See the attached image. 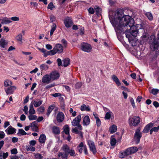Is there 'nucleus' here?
Returning <instances> with one entry per match:
<instances>
[{
    "instance_id": "23",
    "label": "nucleus",
    "mask_w": 159,
    "mask_h": 159,
    "mask_svg": "<svg viewBox=\"0 0 159 159\" xmlns=\"http://www.w3.org/2000/svg\"><path fill=\"white\" fill-rule=\"evenodd\" d=\"M43 101L42 100H39L37 101H34L32 102L35 107H37L40 106L43 103Z\"/></svg>"
},
{
    "instance_id": "21",
    "label": "nucleus",
    "mask_w": 159,
    "mask_h": 159,
    "mask_svg": "<svg viewBox=\"0 0 159 159\" xmlns=\"http://www.w3.org/2000/svg\"><path fill=\"white\" fill-rule=\"evenodd\" d=\"M117 130V126L115 125H113L110 126L109 131L111 134H113L116 132Z\"/></svg>"
},
{
    "instance_id": "10",
    "label": "nucleus",
    "mask_w": 159,
    "mask_h": 159,
    "mask_svg": "<svg viewBox=\"0 0 159 159\" xmlns=\"http://www.w3.org/2000/svg\"><path fill=\"white\" fill-rule=\"evenodd\" d=\"M51 78L50 74H46L44 75L42 78V81L43 83L48 84L51 81Z\"/></svg>"
},
{
    "instance_id": "28",
    "label": "nucleus",
    "mask_w": 159,
    "mask_h": 159,
    "mask_svg": "<svg viewBox=\"0 0 159 159\" xmlns=\"http://www.w3.org/2000/svg\"><path fill=\"white\" fill-rule=\"evenodd\" d=\"M46 140V137L44 134H41L39 138V141L41 143H44Z\"/></svg>"
},
{
    "instance_id": "17",
    "label": "nucleus",
    "mask_w": 159,
    "mask_h": 159,
    "mask_svg": "<svg viewBox=\"0 0 159 159\" xmlns=\"http://www.w3.org/2000/svg\"><path fill=\"white\" fill-rule=\"evenodd\" d=\"M80 120H73L72 122V125L74 126H77L78 128L80 130H81L82 128L81 125L79 124Z\"/></svg>"
},
{
    "instance_id": "47",
    "label": "nucleus",
    "mask_w": 159,
    "mask_h": 159,
    "mask_svg": "<svg viewBox=\"0 0 159 159\" xmlns=\"http://www.w3.org/2000/svg\"><path fill=\"white\" fill-rule=\"evenodd\" d=\"M145 15L149 20H152L153 16L150 12H147L146 13Z\"/></svg>"
},
{
    "instance_id": "27",
    "label": "nucleus",
    "mask_w": 159,
    "mask_h": 159,
    "mask_svg": "<svg viewBox=\"0 0 159 159\" xmlns=\"http://www.w3.org/2000/svg\"><path fill=\"white\" fill-rule=\"evenodd\" d=\"M112 78L113 80L116 83L118 86H120L121 84L120 83L117 77L115 75L112 76Z\"/></svg>"
},
{
    "instance_id": "12",
    "label": "nucleus",
    "mask_w": 159,
    "mask_h": 159,
    "mask_svg": "<svg viewBox=\"0 0 159 159\" xmlns=\"http://www.w3.org/2000/svg\"><path fill=\"white\" fill-rule=\"evenodd\" d=\"M16 129L12 126H9L5 130L6 133L8 134H12L16 132Z\"/></svg>"
},
{
    "instance_id": "52",
    "label": "nucleus",
    "mask_w": 159,
    "mask_h": 159,
    "mask_svg": "<svg viewBox=\"0 0 159 159\" xmlns=\"http://www.w3.org/2000/svg\"><path fill=\"white\" fill-rule=\"evenodd\" d=\"M63 120H54V123L56 125H59L60 123L62 122Z\"/></svg>"
},
{
    "instance_id": "32",
    "label": "nucleus",
    "mask_w": 159,
    "mask_h": 159,
    "mask_svg": "<svg viewBox=\"0 0 159 159\" xmlns=\"http://www.w3.org/2000/svg\"><path fill=\"white\" fill-rule=\"evenodd\" d=\"M57 28V25L54 23H52L51 25V29L50 30V34L51 36L53 34L54 32L56 30Z\"/></svg>"
},
{
    "instance_id": "41",
    "label": "nucleus",
    "mask_w": 159,
    "mask_h": 159,
    "mask_svg": "<svg viewBox=\"0 0 159 159\" xmlns=\"http://www.w3.org/2000/svg\"><path fill=\"white\" fill-rule=\"evenodd\" d=\"M45 110L44 107L41 106L37 109V111L39 114H42L43 113Z\"/></svg>"
},
{
    "instance_id": "26",
    "label": "nucleus",
    "mask_w": 159,
    "mask_h": 159,
    "mask_svg": "<svg viewBox=\"0 0 159 159\" xmlns=\"http://www.w3.org/2000/svg\"><path fill=\"white\" fill-rule=\"evenodd\" d=\"M55 107V106L54 105H52L49 107L48 109H47L46 113V115L47 116H49L50 113L54 108Z\"/></svg>"
},
{
    "instance_id": "25",
    "label": "nucleus",
    "mask_w": 159,
    "mask_h": 159,
    "mask_svg": "<svg viewBox=\"0 0 159 159\" xmlns=\"http://www.w3.org/2000/svg\"><path fill=\"white\" fill-rule=\"evenodd\" d=\"M127 149L124 152H121L119 153V157L120 158H124L126 156L129 155Z\"/></svg>"
},
{
    "instance_id": "48",
    "label": "nucleus",
    "mask_w": 159,
    "mask_h": 159,
    "mask_svg": "<svg viewBox=\"0 0 159 159\" xmlns=\"http://www.w3.org/2000/svg\"><path fill=\"white\" fill-rule=\"evenodd\" d=\"M67 153L70 154V155L71 156H75V152L74 150L72 149H70Z\"/></svg>"
},
{
    "instance_id": "34",
    "label": "nucleus",
    "mask_w": 159,
    "mask_h": 159,
    "mask_svg": "<svg viewBox=\"0 0 159 159\" xmlns=\"http://www.w3.org/2000/svg\"><path fill=\"white\" fill-rule=\"evenodd\" d=\"M64 115L62 112H59L57 114V119H64Z\"/></svg>"
},
{
    "instance_id": "55",
    "label": "nucleus",
    "mask_w": 159,
    "mask_h": 159,
    "mask_svg": "<svg viewBox=\"0 0 159 159\" xmlns=\"http://www.w3.org/2000/svg\"><path fill=\"white\" fill-rule=\"evenodd\" d=\"M29 119H37V116L36 115H30L29 116Z\"/></svg>"
},
{
    "instance_id": "13",
    "label": "nucleus",
    "mask_w": 159,
    "mask_h": 159,
    "mask_svg": "<svg viewBox=\"0 0 159 159\" xmlns=\"http://www.w3.org/2000/svg\"><path fill=\"white\" fill-rule=\"evenodd\" d=\"M42 120H37V121H34L31 124L30 127L33 131H38V129L37 126V122H40Z\"/></svg>"
},
{
    "instance_id": "24",
    "label": "nucleus",
    "mask_w": 159,
    "mask_h": 159,
    "mask_svg": "<svg viewBox=\"0 0 159 159\" xmlns=\"http://www.w3.org/2000/svg\"><path fill=\"white\" fill-rule=\"evenodd\" d=\"M80 109L81 111H89L90 110V107L89 106H86L85 104L81 105L80 107Z\"/></svg>"
},
{
    "instance_id": "61",
    "label": "nucleus",
    "mask_w": 159,
    "mask_h": 159,
    "mask_svg": "<svg viewBox=\"0 0 159 159\" xmlns=\"http://www.w3.org/2000/svg\"><path fill=\"white\" fill-rule=\"evenodd\" d=\"M130 102L131 103V104L133 106V107L134 108L135 107V105L134 103V100L133 98H130Z\"/></svg>"
},
{
    "instance_id": "49",
    "label": "nucleus",
    "mask_w": 159,
    "mask_h": 159,
    "mask_svg": "<svg viewBox=\"0 0 159 159\" xmlns=\"http://www.w3.org/2000/svg\"><path fill=\"white\" fill-rule=\"evenodd\" d=\"M159 90L157 89H153L151 90V93L153 95H156L159 92Z\"/></svg>"
},
{
    "instance_id": "33",
    "label": "nucleus",
    "mask_w": 159,
    "mask_h": 159,
    "mask_svg": "<svg viewBox=\"0 0 159 159\" xmlns=\"http://www.w3.org/2000/svg\"><path fill=\"white\" fill-rule=\"evenodd\" d=\"M72 132L79 135L81 137H83L82 132L80 130H78L77 128H75L72 129Z\"/></svg>"
},
{
    "instance_id": "11",
    "label": "nucleus",
    "mask_w": 159,
    "mask_h": 159,
    "mask_svg": "<svg viewBox=\"0 0 159 159\" xmlns=\"http://www.w3.org/2000/svg\"><path fill=\"white\" fill-rule=\"evenodd\" d=\"M16 88L15 86H10L7 88H5V90L7 95L9 94H12L16 90Z\"/></svg>"
},
{
    "instance_id": "18",
    "label": "nucleus",
    "mask_w": 159,
    "mask_h": 159,
    "mask_svg": "<svg viewBox=\"0 0 159 159\" xmlns=\"http://www.w3.org/2000/svg\"><path fill=\"white\" fill-rule=\"evenodd\" d=\"M129 123L130 126H137L140 122V120H129Z\"/></svg>"
},
{
    "instance_id": "62",
    "label": "nucleus",
    "mask_w": 159,
    "mask_h": 159,
    "mask_svg": "<svg viewBox=\"0 0 159 159\" xmlns=\"http://www.w3.org/2000/svg\"><path fill=\"white\" fill-rule=\"evenodd\" d=\"M89 12L91 14H93L94 12V10L93 8L90 7L88 10Z\"/></svg>"
},
{
    "instance_id": "15",
    "label": "nucleus",
    "mask_w": 159,
    "mask_h": 159,
    "mask_svg": "<svg viewBox=\"0 0 159 159\" xmlns=\"http://www.w3.org/2000/svg\"><path fill=\"white\" fill-rule=\"evenodd\" d=\"M154 126V124L152 123H150L144 127L143 131V132L144 133H146L148 132L150 128Z\"/></svg>"
},
{
    "instance_id": "7",
    "label": "nucleus",
    "mask_w": 159,
    "mask_h": 159,
    "mask_svg": "<svg viewBox=\"0 0 159 159\" xmlns=\"http://www.w3.org/2000/svg\"><path fill=\"white\" fill-rule=\"evenodd\" d=\"M103 109L106 113L105 118V119H110L114 116L113 112L108 108L103 107Z\"/></svg>"
},
{
    "instance_id": "6",
    "label": "nucleus",
    "mask_w": 159,
    "mask_h": 159,
    "mask_svg": "<svg viewBox=\"0 0 159 159\" xmlns=\"http://www.w3.org/2000/svg\"><path fill=\"white\" fill-rule=\"evenodd\" d=\"M76 149L80 153L82 152L83 150L85 154H88V151L86 146L83 142H81L77 147Z\"/></svg>"
},
{
    "instance_id": "50",
    "label": "nucleus",
    "mask_w": 159,
    "mask_h": 159,
    "mask_svg": "<svg viewBox=\"0 0 159 159\" xmlns=\"http://www.w3.org/2000/svg\"><path fill=\"white\" fill-rule=\"evenodd\" d=\"M55 8V6L53 5V3L52 2H50L48 5V9H50L51 10H53V9Z\"/></svg>"
},
{
    "instance_id": "56",
    "label": "nucleus",
    "mask_w": 159,
    "mask_h": 159,
    "mask_svg": "<svg viewBox=\"0 0 159 159\" xmlns=\"http://www.w3.org/2000/svg\"><path fill=\"white\" fill-rule=\"evenodd\" d=\"M11 20L14 21H18L20 20L19 18L17 16H13L11 18Z\"/></svg>"
},
{
    "instance_id": "44",
    "label": "nucleus",
    "mask_w": 159,
    "mask_h": 159,
    "mask_svg": "<svg viewBox=\"0 0 159 159\" xmlns=\"http://www.w3.org/2000/svg\"><path fill=\"white\" fill-rule=\"evenodd\" d=\"M159 129V125L157 127H155L152 128L150 131V134H152L153 132H157L158 131Z\"/></svg>"
},
{
    "instance_id": "8",
    "label": "nucleus",
    "mask_w": 159,
    "mask_h": 159,
    "mask_svg": "<svg viewBox=\"0 0 159 159\" xmlns=\"http://www.w3.org/2000/svg\"><path fill=\"white\" fill-rule=\"evenodd\" d=\"M64 24L67 28H69L73 24L71 18L69 17H66L64 20Z\"/></svg>"
},
{
    "instance_id": "14",
    "label": "nucleus",
    "mask_w": 159,
    "mask_h": 159,
    "mask_svg": "<svg viewBox=\"0 0 159 159\" xmlns=\"http://www.w3.org/2000/svg\"><path fill=\"white\" fill-rule=\"evenodd\" d=\"M51 78V80H54L58 79L59 76V73L56 71H54L52 72L50 74Z\"/></svg>"
},
{
    "instance_id": "59",
    "label": "nucleus",
    "mask_w": 159,
    "mask_h": 159,
    "mask_svg": "<svg viewBox=\"0 0 159 159\" xmlns=\"http://www.w3.org/2000/svg\"><path fill=\"white\" fill-rule=\"evenodd\" d=\"M11 154H16L17 153V150L16 148L13 149L11 150Z\"/></svg>"
},
{
    "instance_id": "29",
    "label": "nucleus",
    "mask_w": 159,
    "mask_h": 159,
    "mask_svg": "<svg viewBox=\"0 0 159 159\" xmlns=\"http://www.w3.org/2000/svg\"><path fill=\"white\" fill-rule=\"evenodd\" d=\"M58 157L62 159H67V155L66 153L59 152L58 154Z\"/></svg>"
},
{
    "instance_id": "35",
    "label": "nucleus",
    "mask_w": 159,
    "mask_h": 159,
    "mask_svg": "<svg viewBox=\"0 0 159 159\" xmlns=\"http://www.w3.org/2000/svg\"><path fill=\"white\" fill-rule=\"evenodd\" d=\"M62 149L66 153L68 152L70 149L67 144H64L62 147Z\"/></svg>"
},
{
    "instance_id": "58",
    "label": "nucleus",
    "mask_w": 159,
    "mask_h": 159,
    "mask_svg": "<svg viewBox=\"0 0 159 159\" xmlns=\"http://www.w3.org/2000/svg\"><path fill=\"white\" fill-rule=\"evenodd\" d=\"M8 156V153L7 152H6V153L4 152L3 153V155L2 156V159H6Z\"/></svg>"
},
{
    "instance_id": "16",
    "label": "nucleus",
    "mask_w": 159,
    "mask_h": 159,
    "mask_svg": "<svg viewBox=\"0 0 159 159\" xmlns=\"http://www.w3.org/2000/svg\"><path fill=\"white\" fill-rule=\"evenodd\" d=\"M138 149L137 148L134 147H130L127 149L128 154H129V155L135 153L138 151Z\"/></svg>"
},
{
    "instance_id": "45",
    "label": "nucleus",
    "mask_w": 159,
    "mask_h": 159,
    "mask_svg": "<svg viewBox=\"0 0 159 159\" xmlns=\"http://www.w3.org/2000/svg\"><path fill=\"white\" fill-rule=\"evenodd\" d=\"M95 9L96 14L98 16L100 14L101 11V9L98 7H95Z\"/></svg>"
},
{
    "instance_id": "64",
    "label": "nucleus",
    "mask_w": 159,
    "mask_h": 159,
    "mask_svg": "<svg viewBox=\"0 0 159 159\" xmlns=\"http://www.w3.org/2000/svg\"><path fill=\"white\" fill-rule=\"evenodd\" d=\"M57 62L58 65L59 66H60L61 65H62V61L61 59L58 58L57 60Z\"/></svg>"
},
{
    "instance_id": "5",
    "label": "nucleus",
    "mask_w": 159,
    "mask_h": 159,
    "mask_svg": "<svg viewBox=\"0 0 159 159\" xmlns=\"http://www.w3.org/2000/svg\"><path fill=\"white\" fill-rule=\"evenodd\" d=\"M141 129L138 128L135 130L134 135V139L136 144H138L140 141L142 136V133L140 132Z\"/></svg>"
},
{
    "instance_id": "38",
    "label": "nucleus",
    "mask_w": 159,
    "mask_h": 159,
    "mask_svg": "<svg viewBox=\"0 0 159 159\" xmlns=\"http://www.w3.org/2000/svg\"><path fill=\"white\" fill-rule=\"evenodd\" d=\"M44 57H46L48 55L52 56L54 54L52 50L48 51L46 50L45 52L43 53Z\"/></svg>"
},
{
    "instance_id": "4",
    "label": "nucleus",
    "mask_w": 159,
    "mask_h": 159,
    "mask_svg": "<svg viewBox=\"0 0 159 159\" xmlns=\"http://www.w3.org/2000/svg\"><path fill=\"white\" fill-rule=\"evenodd\" d=\"M81 49L84 52H90L92 51V47L90 44L83 43L81 44Z\"/></svg>"
},
{
    "instance_id": "46",
    "label": "nucleus",
    "mask_w": 159,
    "mask_h": 159,
    "mask_svg": "<svg viewBox=\"0 0 159 159\" xmlns=\"http://www.w3.org/2000/svg\"><path fill=\"white\" fill-rule=\"evenodd\" d=\"M26 149L27 151H31L33 152L35 150V148L32 146H26Z\"/></svg>"
},
{
    "instance_id": "63",
    "label": "nucleus",
    "mask_w": 159,
    "mask_h": 159,
    "mask_svg": "<svg viewBox=\"0 0 159 159\" xmlns=\"http://www.w3.org/2000/svg\"><path fill=\"white\" fill-rule=\"evenodd\" d=\"M29 143L30 146H34L35 144L36 141L34 140H32Z\"/></svg>"
},
{
    "instance_id": "20",
    "label": "nucleus",
    "mask_w": 159,
    "mask_h": 159,
    "mask_svg": "<svg viewBox=\"0 0 159 159\" xmlns=\"http://www.w3.org/2000/svg\"><path fill=\"white\" fill-rule=\"evenodd\" d=\"M28 112L30 115H34L35 113V111L33 107V104H32V102L30 104Z\"/></svg>"
},
{
    "instance_id": "31",
    "label": "nucleus",
    "mask_w": 159,
    "mask_h": 159,
    "mask_svg": "<svg viewBox=\"0 0 159 159\" xmlns=\"http://www.w3.org/2000/svg\"><path fill=\"white\" fill-rule=\"evenodd\" d=\"M63 132L66 134H69L70 128L68 125H65L63 127Z\"/></svg>"
},
{
    "instance_id": "60",
    "label": "nucleus",
    "mask_w": 159,
    "mask_h": 159,
    "mask_svg": "<svg viewBox=\"0 0 159 159\" xmlns=\"http://www.w3.org/2000/svg\"><path fill=\"white\" fill-rule=\"evenodd\" d=\"M5 136V134L3 131H0V139H3Z\"/></svg>"
},
{
    "instance_id": "1",
    "label": "nucleus",
    "mask_w": 159,
    "mask_h": 159,
    "mask_svg": "<svg viewBox=\"0 0 159 159\" xmlns=\"http://www.w3.org/2000/svg\"><path fill=\"white\" fill-rule=\"evenodd\" d=\"M110 21L116 32L125 33L129 42L132 36H137L139 34L138 30L141 29V25H134V19L129 15H124L121 10L116 11L113 18L109 17Z\"/></svg>"
},
{
    "instance_id": "53",
    "label": "nucleus",
    "mask_w": 159,
    "mask_h": 159,
    "mask_svg": "<svg viewBox=\"0 0 159 159\" xmlns=\"http://www.w3.org/2000/svg\"><path fill=\"white\" fill-rule=\"evenodd\" d=\"M35 157L36 158L39 159H41L43 158V156L41 154L39 153L34 154Z\"/></svg>"
},
{
    "instance_id": "9",
    "label": "nucleus",
    "mask_w": 159,
    "mask_h": 159,
    "mask_svg": "<svg viewBox=\"0 0 159 159\" xmlns=\"http://www.w3.org/2000/svg\"><path fill=\"white\" fill-rule=\"evenodd\" d=\"M88 144L90 151H91L93 154L97 152V151L94 143L90 140H89L88 141Z\"/></svg>"
},
{
    "instance_id": "40",
    "label": "nucleus",
    "mask_w": 159,
    "mask_h": 159,
    "mask_svg": "<svg viewBox=\"0 0 159 159\" xmlns=\"http://www.w3.org/2000/svg\"><path fill=\"white\" fill-rule=\"evenodd\" d=\"M116 143V140L113 136H111V138L110 143L112 146H115Z\"/></svg>"
},
{
    "instance_id": "3",
    "label": "nucleus",
    "mask_w": 159,
    "mask_h": 159,
    "mask_svg": "<svg viewBox=\"0 0 159 159\" xmlns=\"http://www.w3.org/2000/svg\"><path fill=\"white\" fill-rule=\"evenodd\" d=\"M52 50L54 55L56 53L60 54L62 53L63 51V47L61 44L57 43L55 45Z\"/></svg>"
},
{
    "instance_id": "51",
    "label": "nucleus",
    "mask_w": 159,
    "mask_h": 159,
    "mask_svg": "<svg viewBox=\"0 0 159 159\" xmlns=\"http://www.w3.org/2000/svg\"><path fill=\"white\" fill-rule=\"evenodd\" d=\"M115 137L117 138V139L120 140L121 139L122 137L121 135H120V133L118 132L116 133L115 135Z\"/></svg>"
},
{
    "instance_id": "22",
    "label": "nucleus",
    "mask_w": 159,
    "mask_h": 159,
    "mask_svg": "<svg viewBox=\"0 0 159 159\" xmlns=\"http://www.w3.org/2000/svg\"><path fill=\"white\" fill-rule=\"evenodd\" d=\"M7 44V42L4 38H2L0 40V46L2 48H5Z\"/></svg>"
},
{
    "instance_id": "36",
    "label": "nucleus",
    "mask_w": 159,
    "mask_h": 159,
    "mask_svg": "<svg viewBox=\"0 0 159 159\" xmlns=\"http://www.w3.org/2000/svg\"><path fill=\"white\" fill-rule=\"evenodd\" d=\"M53 132L55 134H58L60 133L59 128L57 126H53L52 128Z\"/></svg>"
},
{
    "instance_id": "37",
    "label": "nucleus",
    "mask_w": 159,
    "mask_h": 159,
    "mask_svg": "<svg viewBox=\"0 0 159 159\" xmlns=\"http://www.w3.org/2000/svg\"><path fill=\"white\" fill-rule=\"evenodd\" d=\"M4 84L5 87H8L12 85V83L10 80H6L4 81Z\"/></svg>"
},
{
    "instance_id": "2",
    "label": "nucleus",
    "mask_w": 159,
    "mask_h": 159,
    "mask_svg": "<svg viewBox=\"0 0 159 159\" xmlns=\"http://www.w3.org/2000/svg\"><path fill=\"white\" fill-rule=\"evenodd\" d=\"M149 43L150 44L151 49L156 51L157 54H159V42L156 41L155 36L153 35L150 36Z\"/></svg>"
},
{
    "instance_id": "54",
    "label": "nucleus",
    "mask_w": 159,
    "mask_h": 159,
    "mask_svg": "<svg viewBox=\"0 0 159 159\" xmlns=\"http://www.w3.org/2000/svg\"><path fill=\"white\" fill-rule=\"evenodd\" d=\"M28 108L27 106H25L24 107V109H23V111L24 112L25 114H27L28 113Z\"/></svg>"
},
{
    "instance_id": "57",
    "label": "nucleus",
    "mask_w": 159,
    "mask_h": 159,
    "mask_svg": "<svg viewBox=\"0 0 159 159\" xmlns=\"http://www.w3.org/2000/svg\"><path fill=\"white\" fill-rule=\"evenodd\" d=\"M90 123V120H83V123L84 125H88Z\"/></svg>"
},
{
    "instance_id": "30",
    "label": "nucleus",
    "mask_w": 159,
    "mask_h": 159,
    "mask_svg": "<svg viewBox=\"0 0 159 159\" xmlns=\"http://www.w3.org/2000/svg\"><path fill=\"white\" fill-rule=\"evenodd\" d=\"M62 62L63 64V65L62 66L65 67H66L69 65L70 63V60L69 59L66 58L64 59L63 60Z\"/></svg>"
},
{
    "instance_id": "42",
    "label": "nucleus",
    "mask_w": 159,
    "mask_h": 159,
    "mask_svg": "<svg viewBox=\"0 0 159 159\" xmlns=\"http://www.w3.org/2000/svg\"><path fill=\"white\" fill-rule=\"evenodd\" d=\"M16 39L20 43H22V35L21 34H19L16 37Z\"/></svg>"
},
{
    "instance_id": "19",
    "label": "nucleus",
    "mask_w": 159,
    "mask_h": 159,
    "mask_svg": "<svg viewBox=\"0 0 159 159\" xmlns=\"http://www.w3.org/2000/svg\"><path fill=\"white\" fill-rule=\"evenodd\" d=\"M0 21L1 23L3 24H6L11 22L10 19L7 17H4L1 19H0Z\"/></svg>"
},
{
    "instance_id": "39",
    "label": "nucleus",
    "mask_w": 159,
    "mask_h": 159,
    "mask_svg": "<svg viewBox=\"0 0 159 159\" xmlns=\"http://www.w3.org/2000/svg\"><path fill=\"white\" fill-rule=\"evenodd\" d=\"M48 66L45 64H43L40 66V68L42 70H47L48 68Z\"/></svg>"
},
{
    "instance_id": "43",
    "label": "nucleus",
    "mask_w": 159,
    "mask_h": 159,
    "mask_svg": "<svg viewBox=\"0 0 159 159\" xmlns=\"http://www.w3.org/2000/svg\"><path fill=\"white\" fill-rule=\"evenodd\" d=\"M18 135L20 136V135H25L27 133L22 129H19L18 132L17 134Z\"/></svg>"
}]
</instances>
